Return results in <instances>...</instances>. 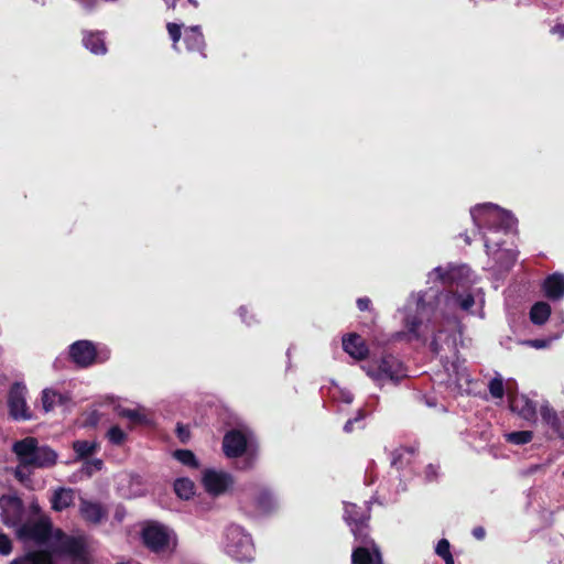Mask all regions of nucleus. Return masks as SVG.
I'll list each match as a JSON object with an SVG mask.
<instances>
[{
    "label": "nucleus",
    "mask_w": 564,
    "mask_h": 564,
    "mask_svg": "<svg viewBox=\"0 0 564 564\" xmlns=\"http://www.w3.org/2000/svg\"><path fill=\"white\" fill-rule=\"evenodd\" d=\"M1 519L6 525L17 527L24 517L23 500L17 495L0 497Z\"/></svg>",
    "instance_id": "9d476101"
},
{
    "label": "nucleus",
    "mask_w": 564,
    "mask_h": 564,
    "mask_svg": "<svg viewBox=\"0 0 564 564\" xmlns=\"http://www.w3.org/2000/svg\"><path fill=\"white\" fill-rule=\"evenodd\" d=\"M430 347L433 352H438V344L435 339L431 343Z\"/></svg>",
    "instance_id": "864d4df0"
},
{
    "label": "nucleus",
    "mask_w": 564,
    "mask_h": 564,
    "mask_svg": "<svg viewBox=\"0 0 564 564\" xmlns=\"http://www.w3.org/2000/svg\"><path fill=\"white\" fill-rule=\"evenodd\" d=\"M366 416V411L364 409H359L354 417L347 420V422L344 425V432L352 433L355 430L364 429Z\"/></svg>",
    "instance_id": "7c9ffc66"
},
{
    "label": "nucleus",
    "mask_w": 564,
    "mask_h": 564,
    "mask_svg": "<svg viewBox=\"0 0 564 564\" xmlns=\"http://www.w3.org/2000/svg\"><path fill=\"white\" fill-rule=\"evenodd\" d=\"M143 545L151 552L160 554L170 546V534L166 528L159 523H150L141 531Z\"/></svg>",
    "instance_id": "0eeeda50"
},
{
    "label": "nucleus",
    "mask_w": 564,
    "mask_h": 564,
    "mask_svg": "<svg viewBox=\"0 0 564 564\" xmlns=\"http://www.w3.org/2000/svg\"><path fill=\"white\" fill-rule=\"evenodd\" d=\"M79 513L87 523L91 524H99L107 517V511L100 503L85 499L80 501Z\"/></svg>",
    "instance_id": "a211bd4d"
},
{
    "label": "nucleus",
    "mask_w": 564,
    "mask_h": 564,
    "mask_svg": "<svg viewBox=\"0 0 564 564\" xmlns=\"http://www.w3.org/2000/svg\"><path fill=\"white\" fill-rule=\"evenodd\" d=\"M73 449L77 458L84 459L91 456L97 451V445L89 441H75L73 443Z\"/></svg>",
    "instance_id": "c756f323"
},
{
    "label": "nucleus",
    "mask_w": 564,
    "mask_h": 564,
    "mask_svg": "<svg viewBox=\"0 0 564 564\" xmlns=\"http://www.w3.org/2000/svg\"><path fill=\"white\" fill-rule=\"evenodd\" d=\"M553 33H556L560 35V37H564V24L558 23L552 29Z\"/></svg>",
    "instance_id": "8fccbe9b"
},
{
    "label": "nucleus",
    "mask_w": 564,
    "mask_h": 564,
    "mask_svg": "<svg viewBox=\"0 0 564 564\" xmlns=\"http://www.w3.org/2000/svg\"><path fill=\"white\" fill-rule=\"evenodd\" d=\"M443 560L445 561V564H455L453 555Z\"/></svg>",
    "instance_id": "4d7b16f0"
},
{
    "label": "nucleus",
    "mask_w": 564,
    "mask_h": 564,
    "mask_svg": "<svg viewBox=\"0 0 564 564\" xmlns=\"http://www.w3.org/2000/svg\"><path fill=\"white\" fill-rule=\"evenodd\" d=\"M436 272L438 274V278L443 281V282H446L447 281V276H448V273L447 272H443L441 268H437L436 269Z\"/></svg>",
    "instance_id": "3c124183"
},
{
    "label": "nucleus",
    "mask_w": 564,
    "mask_h": 564,
    "mask_svg": "<svg viewBox=\"0 0 564 564\" xmlns=\"http://www.w3.org/2000/svg\"><path fill=\"white\" fill-rule=\"evenodd\" d=\"M248 446V440L243 432L240 430L228 431L223 440V449L227 457L237 458L242 456Z\"/></svg>",
    "instance_id": "f8f14e48"
},
{
    "label": "nucleus",
    "mask_w": 564,
    "mask_h": 564,
    "mask_svg": "<svg viewBox=\"0 0 564 564\" xmlns=\"http://www.w3.org/2000/svg\"><path fill=\"white\" fill-rule=\"evenodd\" d=\"M12 551V542L10 538L3 533L0 532V554L1 555H9Z\"/></svg>",
    "instance_id": "a19ab883"
},
{
    "label": "nucleus",
    "mask_w": 564,
    "mask_h": 564,
    "mask_svg": "<svg viewBox=\"0 0 564 564\" xmlns=\"http://www.w3.org/2000/svg\"><path fill=\"white\" fill-rule=\"evenodd\" d=\"M173 457L187 467L198 468L199 466L195 454L191 449H176L173 452Z\"/></svg>",
    "instance_id": "2f4dec72"
},
{
    "label": "nucleus",
    "mask_w": 564,
    "mask_h": 564,
    "mask_svg": "<svg viewBox=\"0 0 564 564\" xmlns=\"http://www.w3.org/2000/svg\"><path fill=\"white\" fill-rule=\"evenodd\" d=\"M55 538L58 543L56 552L70 556L75 561L87 563L88 553L86 540L84 536L67 535L62 530H57Z\"/></svg>",
    "instance_id": "423d86ee"
},
{
    "label": "nucleus",
    "mask_w": 564,
    "mask_h": 564,
    "mask_svg": "<svg viewBox=\"0 0 564 564\" xmlns=\"http://www.w3.org/2000/svg\"><path fill=\"white\" fill-rule=\"evenodd\" d=\"M99 420H100V415H99V413H98L97 411H94V412H91V413L89 414V416L87 417V422H86V424H87V425L95 426V425H97V424H98Z\"/></svg>",
    "instance_id": "de8ad7c7"
},
{
    "label": "nucleus",
    "mask_w": 564,
    "mask_h": 564,
    "mask_svg": "<svg viewBox=\"0 0 564 564\" xmlns=\"http://www.w3.org/2000/svg\"><path fill=\"white\" fill-rule=\"evenodd\" d=\"M540 415L542 421L550 426L552 432L557 437L564 440V416H560L547 403L541 406Z\"/></svg>",
    "instance_id": "6ab92c4d"
},
{
    "label": "nucleus",
    "mask_w": 564,
    "mask_h": 564,
    "mask_svg": "<svg viewBox=\"0 0 564 564\" xmlns=\"http://www.w3.org/2000/svg\"><path fill=\"white\" fill-rule=\"evenodd\" d=\"M188 3H191L194 8L198 7V2L196 0H187Z\"/></svg>",
    "instance_id": "13d9d810"
},
{
    "label": "nucleus",
    "mask_w": 564,
    "mask_h": 564,
    "mask_svg": "<svg viewBox=\"0 0 564 564\" xmlns=\"http://www.w3.org/2000/svg\"><path fill=\"white\" fill-rule=\"evenodd\" d=\"M343 348L356 360H365L369 355L365 339L356 333L348 334L343 338Z\"/></svg>",
    "instance_id": "2eb2a0df"
},
{
    "label": "nucleus",
    "mask_w": 564,
    "mask_h": 564,
    "mask_svg": "<svg viewBox=\"0 0 564 564\" xmlns=\"http://www.w3.org/2000/svg\"><path fill=\"white\" fill-rule=\"evenodd\" d=\"M484 242L487 253H491L494 248H498L502 245L501 240H494L490 237L484 235Z\"/></svg>",
    "instance_id": "c03bdc74"
},
{
    "label": "nucleus",
    "mask_w": 564,
    "mask_h": 564,
    "mask_svg": "<svg viewBox=\"0 0 564 564\" xmlns=\"http://www.w3.org/2000/svg\"><path fill=\"white\" fill-rule=\"evenodd\" d=\"M119 415L121 417L129 419L133 424H145L147 423V416L142 413H140L138 410H131V409H121L119 411Z\"/></svg>",
    "instance_id": "e433bc0d"
},
{
    "label": "nucleus",
    "mask_w": 564,
    "mask_h": 564,
    "mask_svg": "<svg viewBox=\"0 0 564 564\" xmlns=\"http://www.w3.org/2000/svg\"><path fill=\"white\" fill-rule=\"evenodd\" d=\"M435 553L442 557V558H446V557H449L452 556V553H451V544L448 542V540L446 539H442L437 542V545L435 547Z\"/></svg>",
    "instance_id": "ea45409f"
},
{
    "label": "nucleus",
    "mask_w": 564,
    "mask_h": 564,
    "mask_svg": "<svg viewBox=\"0 0 564 564\" xmlns=\"http://www.w3.org/2000/svg\"><path fill=\"white\" fill-rule=\"evenodd\" d=\"M351 564H383L380 547H354L351 552Z\"/></svg>",
    "instance_id": "412c9836"
},
{
    "label": "nucleus",
    "mask_w": 564,
    "mask_h": 564,
    "mask_svg": "<svg viewBox=\"0 0 564 564\" xmlns=\"http://www.w3.org/2000/svg\"><path fill=\"white\" fill-rule=\"evenodd\" d=\"M551 306L549 303L544 301H539L534 303L530 308V321L538 326L544 325L551 315Z\"/></svg>",
    "instance_id": "bb28decb"
},
{
    "label": "nucleus",
    "mask_w": 564,
    "mask_h": 564,
    "mask_svg": "<svg viewBox=\"0 0 564 564\" xmlns=\"http://www.w3.org/2000/svg\"><path fill=\"white\" fill-rule=\"evenodd\" d=\"M473 535L477 540H482L485 538V535H486V530L482 527H475L473 529Z\"/></svg>",
    "instance_id": "09e8293b"
},
{
    "label": "nucleus",
    "mask_w": 564,
    "mask_h": 564,
    "mask_svg": "<svg viewBox=\"0 0 564 564\" xmlns=\"http://www.w3.org/2000/svg\"><path fill=\"white\" fill-rule=\"evenodd\" d=\"M82 43L86 50L95 55H105L108 51L105 32L101 31H83Z\"/></svg>",
    "instance_id": "f3484780"
},
{
    "label": "nucleus",
    "mask_w": 564,
    "mask_h": 564,
    "mask_svg": "<svg viewBox=\"0 0 564 564\" xmlns=\"http://www.w3.org/2000/svg\"><path fill=\"white\" fill-rule=\"evenodd\" d=\"M166 29H167L171 40L173 41V45L175 47L176 43L182 37V25L177 24V23L170 22V23H167Z\"/></svg>",
    "instance_id": "58836bf2"
},
{
    "label": "nucleus",
    "mask_w": 564,
    "mask_h": 564,
    "mask_svg": "<svg viewBox=\"0 0 564 564\" xmlns=\"http://www.w3.org/2000/svg\"><path fill=\"white\" fill-rule=\"evenodd\" d=\"M371 518V508L367 503L358 506L357 503L346 502L344 520L349 528L358 525L359 522H369Z\"/></svg>",
    "instance_id": "dca6fc26"
},
{
    "label": "nucleus",
    "mask_w": 564,
    "mask_h": 564,
    "mask_svg": "<svg viewBox=\"0 0 564 564\" xmlns=\"http://www.w3.org/2000/svg\"><path fill=\"white\" fill-rule=\"evenodd\" d=\"M176 434L182 443H186L189 438V430L181 423H177L176 425Z\"/></svg>",
    "instance_id": "79ce46f5"
},
{
    "label": "nucleus",
    "mask_w": 564,
    "mask_h": 564,
    "mask_svg": "<svg viewBox=\"0 0 564 564\" xmlns=\"http://www.w3.org/2000/svg\"><path fill=\"white\" fill-rule=\"evenodd\" d=\"M533 438V432L531 431H514L506 435L507 442L516 445L528 444Z\"/></svg>",
    "instance_id": "72a5a7b5"
},
{
    "label": "nucleus",
    "mask_w": 564,
    "mask_h": 564,
    "mask_svg": "<svg viewBox=\"0 0 564 564\" xmlns=\"http://www.w3.org/2000/svg\"><path fill=\"white\" fill-rule=\"evenodd\" d=\"M497 261L501 263V267L509 270L517 261V253L513 250L503 249L498 250Z\"/></svg>",
    "instance_id": "f704fd0d"
},
{
    "label": "nucleus",
    "mask_w": 564,
    "mask_h": 564,
    "mask_svg": "<svg viewBox=\"0 0 564 564\" xmlns=\"http://www.w3.org/2000/svg\"><path fill=\"white\" fill-rule=\"evenodd\" d=\"M53 555L47 550L29 551L13 558L10 564H53Z\"/></svg>",
    "instance_id": "5701e85b"
},
{
    "label": "nucleus",
    "mask_w": 564,
    "mask_h": 564,
    "mask_svg": "<svg viewBox=\"0 0 564 564\" xmlns=\"http://www.w3.org/2000/svg\"><path fill=\"white\" fill-rule=\"evenodd\" d=\"M102 465L104 463L101 459L95 458L86 463L85 469L88 475H91L93 470H100L102 468Z\"/></svg>",
    "instance_id": "37998d69"
},
{
    "label": "nucleus",
    "mask_w": 564,
    "mask_h": 564,
    "mask_svg": "<svg viewBox=\"0 0 564 564\" xmlns=\"http://www.w3.org/2000/svg\"><path fill=\"white\" fill-rule=\"evenodd\" d=\"M52 535V523L48 519L25 522L18 529V536L23 541H33L37 544L46 543Z\"/></svg>",
    "instance_id": "1a4fd4ad"
},
{
    "label": "nucleus",
    "mask_w": 564,
    "mask_h": 564,
    "mask_svg": "<svg viewBox=\"0 0 564 564\" xmlns=\"http://www.w3.org/2000/svg\"><path fill=\"white\" fill-rule=\"evenodd\" d=\"M173 2H175V0H173ZM172 6L174 7V3H172Z\"/></svg>",
    "instance_id": "052dcab7"
},
{
    "label": "nucleus",
    "mask_w": 564,
    "mask_h": 564,
    "mask_svg": "<svg viewBox=\"0 0 564 564\" xmlns=\"http://www.w3.org/2000/svg\"><path fill=\"white\" fill-rule=\"evenodd\" d=\"M174 491L178 498L188 500L195 494V485L189 478H177L174 481Z\"/></svg>",
    "instance_id": "cd10ccee"
},
{
    "label": "nucleus",
    "mask_w": 564,
    "mask_h": 564,
    "mask_svg": "<svg viewBox=\"0 0 564 564\" xmlns=\"http://www.w3.org/2000/svg\"><path fill=\"white\" fill-rule=\"evenodd\" d=\"M28 389L22 382L11 384L8 392L9 415L14 421H30L33 414L26 403Z\"/></svg>",
    "instance_id": "39448f33"
},
{
    "label": "nucleus",
    "mask_w": 564,
    "mask_h": 564,
    "mask_svg": "<svg viewBox=\"0 0 564 564\" xmlns=\"http://www.w3.org/2000/svg\"><path fill=\"white\" fill-rule=\"evenodd\" d=\"M416 452L415 447L401 446L391 453V466L397 470L403 469L411 463V457Z\"/></svg>",
    "instance_id": "a878e982"
},
{
    "label": "nucleus",
    "mask_w": 564,
    "mask_h": 564,
    "mask_svg": "<svg viewBox=\"0 0 564 564\" xmlns=\"http://www.w3.org/2000/svg\"><path fill=\"white\" fill-rule=\"evenodd\" d=\"M226 552L239 562H249L254 556L252 538L238 524H230L226 528Z\"/></svg>",
    "instance_id": "20e7f679"
},
{
    "label": "nucleus",
    "mask_w": 564,
    "mask_h": 564,
    "mask_svg": "<svg viewBox=\"0 0 564 564\" xmlns=\"http://www.w3.org/2000/svg\"><path fill=\"white\" fill-rule=\"evenodd\" d=\"M234 477L226 471L205 469L202 477V484L209 495L219 497L234 486Z\"/></svg>",
    "instance_id": "6e6552de"
},
{
    "label": "nucleus",
    "mask_w": 564,
    "mask_h": 564,
    "mask_svg": "<svg viewBox=\"0 0 564 564\" xmlns=\"http://www.w3.org/2000/svg\"><path fill=\"white\" fill-rule=\"evenodd\" d=\"M475 304V300L473 295H467L460 302V307L463 310H469Z\"/></svg>",
    "instance_id": "49530a36"
},
{
    "label": "nucleus",
    "mask_w": 564,
    "mask_h": 564,
    "mask_svg": "<svg viewBox=\"0 0 564 564\" xmlns=\"http://www.w3.org/2000/svg\"><path fill=\"white\" fill-rule=\"evenodd\" d=\"M532 346L535 348H542V347H544V340L535 339L532 341Z\"/></svg>",
    "instance_id": "603ef678"
},
{
    "label": "nucleus",
    "mask_w": 564,
    "mask_h": 564,
    "mask_svg": "<svg viewBox=\"0 0 564 564\" xmlns=\"http://www.w3.org/2000/svg\"><path fill=\"white\" fill-rule=\"evenodd\" d=\"M117 564H129V563H117Z\"/></svg>",
    "instance_id": "bf43d9fd"
},
{
    "label": "nucleus",
    "mask_w": 564,
    "mask_h": 564,
    "mask_svg": "<svg viewBox=\"0 0 564 564\" xmlns=\"http://www.w3.org/2000/svg\"><path fill=\"white\" fill-rule=\"evenodd\" d=\"M41 402L43 410L45 412H51L52 410H54L56 403H64L65 398L61 393L52 389H44L42 391Z\"/></svg>",
    "instance_id": "c85d7f7f"
},
{
    "label": "nucleus",
    "mask_w": 564,
    "mask_h": 564,
    "mask_svg": "<svg viewBox=\"0 0 564 564\" xmlns=\"http://www.w3.org/2000/svg\"><path fill=\"white\" fill-rule=\"evenodd\" d=\"M356 304L358 310L361 312L371 311L372 303L371 300L367 296L357 299Z\"/></svg>",
    "instance_id": "a18cd8bd"
},
{
    "label": "nucleus",
    "mask_w": 564,
    "mask_h": 564,
    "mask_svg": "<svg viewBox=\"0 0 564 564\" xmlns=\"http://www.w3.org/2000/svg\"><path fill=\"white\" fill-rule=\"evenodd\" d=\"M52 509L63 511L74 503V490L70 488H58L51 499Z\"/></svg>",
    "instance_id": "393cba45"
},
{
    "label": "nucleus",
    "mask_w": 564,
    "mask_h": 564,
    "mask_svg": "<svg viewBox=\"0 0 564 564\" xmlns=\"http://www.w3.org/2000/svg\"><path fill=\"white\" fill-rule=\"evenodd\" d=\"M541 290L547 300L561 301L564 297V274L560 272L549 274L543 280Z\"/></svg>",
    "instance_id": "4468645a"
},
{
    "label": "nucleus",
    "mask_w": 564,
    "mask_h": 564,
    "mask_svg": "<svg viewBox=\"0 0 564 564\" xmlns=\"http://www.w3.org/2000/svg\"><path fill=\"white\" fill-rule=\"evenodd\" d=\"M405 328L412 339H421L422 335L419 329L422 326V321L416 315H408L404 319Z\"/></svg>",
    "instance_id": "473e14b6"
},
{
    "label": "nucleus",
    "mask_w": 564,
    "mask_h": 564,
    "mask_svg": "<svg viewBox=\"0 0 564 564\" xmlns=\"http://www.w3.org/2000/svg\"><path fill=\"white\" fill-rule=\"evenodd\" d=\"M11 451L19 463L13 476L21 484H25L30 479V474H26L24 469L52 468L57 463V453L50 446H40L37 438L33 436L15 441Z\"/></svg>",
    "instance_id": "f257e3e1"
},
{
    "label": "nucleus",
    "mask_w": 564,
    "mask_h": 564,
    "mask_svg": "<svg viewBox=\"0 0 564 564\" xmlns=\"http://www.w3.org/2000/svg\"><path fill=\"white\" fill-rule=\"evenodd\" d=\"M350 531L355 538V541L358 543L357 547H367L368 550L379 547V545L370 536L369 522H359L358 525L351 527Z\"/></svg>",
    "instance_id": "b1692460"
},
{
    "label": "nucleus",
    "mask_w": 564,
    "mask_h": 564,
    "mask_svg": "<svg viewBox=\"0 0 564 564\" xmlns=\"http://www.w3.org/2000/svg\"><path fill=\"white\" fill-rule=\"evenodd\" d=\"M344 401L346 403H350L352 401V395L350 393H347L344 395Z\"/></svg>",
    "instance_id": "6e6d98bb"
},
{
    "label": "nucleus",
    "mask_w": 564,
    "mask_h": 564,
    "mask_svg": "<svg viewBox=\"0 0 564 564\" xmlns=\"http://www.w3.org/2000/svg\"><path fill=\"white\" fill-rule=\"evenodd\" d=\"M473 221L478 228H486L494 232L509 231L514 225V218L494 204H484L470 210Z\"/></svg>",
    "instance_id": "7ed1b4c3"
},
{
    "label": "nucleus",
    "mask_w": 564,
    "mask_h": 564,
    "mask_svg": "<svg viewBox=\"0 0 564 564\" xmlns=\"http://www.w3.org/2000/svg\"><path fill=\"white\" fill-rule=\"evenodd\" d=\"M366 371L373 381L383 383L390 381L394 384L408 377L406 367L392 354L384 352L378 360H373L365 366Z\"/></svg>",
    "instance_id": "f03ea898"
},
{
    "label": "nucleus",
    "mask_w": 564,
    "mask_h": 564,
    "mask_svg": "<svg viewBox=\"0 0 564 564\" xmlns=\"http://www.w3.org/2000/svg\"><path fill=\"white\" fill-rule=\"evenodd\" d=\"M183 41L188 52H197L204 57L206 56L204 54L206 43L198 25L186 28L184 30Z\"/></svg>",
    "instance_id": "aec40b11"
},
{
    "label": "nucleus",
    "mask_w": 564,
    "mask_h": 564,
    "mask_svg": "<svg viewBox=\"0 0 564 564\" xmlns=\"http://www.w3.org/2000/svg\"><path fill=\"white\" fill-rule=\"evenodd\" d=\"M426 474L430 475V474H433L435 475V468L433 465H429L427 468H426Z\"/></svg>",
    "instance_id": "5fc2aeb1"
},
{
    "label": "nucleus",
    "mask_w": 564,
    "mask_h": 564,
    "mask_svg": "<svg viewBox=\"0 0 564 564\" xmlns=\"http://www.w3.org/2000/svg\"><path fill=\"white\" fill-rule=\"evenodd\" d=\"M68 356L78 368H88L96 362L97 348L89 340H76L68 347Z\"/></svg>",
    "instance_id": "9b49d317"
},
{
    "label": "nucleus",
    "mask_w": 564,
    "mask_h": 564,
    "mask_svg": "<svg viewBox=\"0 0 564 564\" xmlns=\"http://www.w3.org/2000/svg\"><path fill=\"white\" fill-rule=\"evenodd\" d=\"M489 392L495 399H502L505 395L503 379L501 377H495L489 381Z\"/></svg>",
    "instance_id": "c9c22d12"
},
{
    "label": "nucleus",
    "mask_w": 564,
    "mask_h": 564,
    "mask_svg": "<svg viewBox=\"0 0 564 564\" xmlns=\"http://www.w3.org/2000/svg\"><path fill=\"white\" fill-rule=\"evenodd\" d=\"M108 440L113 445H122L127 438L124 431L118 425H113L107 433Z\"/></svg>",
    "instance_id": "4c0bfd02"
},
{
    "label": "nucleus",
    "mask_w": 564,
    "mask_h": 564,
    "mask_svg": "<svg viewBox=\"0 0 564 564\" xmlns=\"http://www.w3.org/2000/svg\"><path fill=\"white\" fill-rule=\"evenodd\" d=\"M252 502L254 509L261 514H269L276 508V500L273 491L265 486L254 485L252 487Z\"/></svg>",
    "instance_id": "ddd939ff"
},
{
    "label": "nucleus",
    "mask_w": 564,
    "mask_h": 564,
    "mask_svg": "<svg viewBox=\"0 0 564 564\" xmlns=\"http://www.w3.org/2000/svg\"><path fill=\"white\" fill-rule=\"evenodd\" d=\"M510 408L527 421H534L536 417L535 403L525 395L514 398L510 403Z\"/></svg>",
    "instance_id": "4be33fe9"
}]
</instances>
